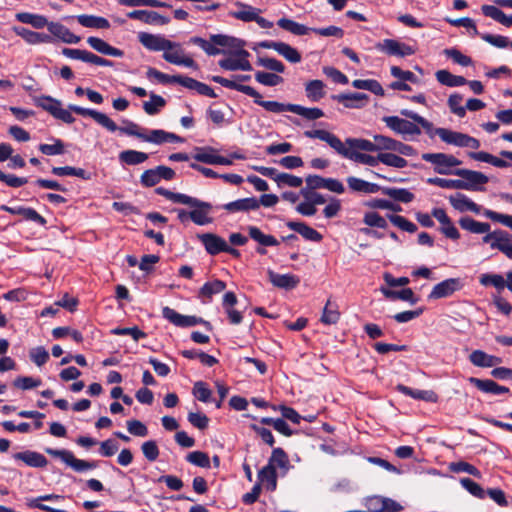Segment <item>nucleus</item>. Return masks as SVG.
I'll return each mask as SVG.
<instances>
[{"mask_svg": "<svg viewBox=\"0 0 512 512\" xmlns=\"http://www.w3.org/2000/svg\"><path fill=\"white\" fill-rule=\"evenodd\" d=\"M254 99V102L261 107H263L266 111L272 113H283V112H291L293 104L290 103H280L277 101H265L262 99L261 94L255 90V94L249 95Z\"/></svg>", "mask_w": 512, "mask_h": 512, "instance_id": "obj_25", "label": "nucleus"}, {"mask_svg": "<svg viewBox=\"0 0 512 512\" xmlns=\"http://www.w3.org/2000/svg\"><path fill=\"white\" fill-rule=\"evenodd\" d=\"M382 192L402 203H410L414 199V194L405 188H383Z\"/></svg>", "mask_w": 512, "mask_h": 512, "instance_id": "obj_53", "label": "nucleus"}, {"mask_svg": "<svg viewBox=\"0 0 512 512\" xmlns=\"http://www.w3.org/2000/svg\"><path fill=\"white\" fill-rule=\"evenodd\" d=\"M193 159L209 165H216L218 154L217 150L212 147H196Z\"/></svg>", "mask_w": 512, "mask_h": 512, "instance_id": "obj_44", "label": "nucleus"}, {"mask_svg": "<svg viewBox=\"0 0 512 512\" xmlns=\"http://www.w3.org/2000/svg\"><path fill=\"white\" fill-rule=\"evenodd\" d=\"M479 282L483 286H493L498 290L505 288V280L500 274H482L479 278Z\"/></svg>", "mask_w": 512, "mask_h": 512, "instance_id": "obj_58", "label": "nucleus"}, {"mask_svg": "<svg viewBox=\"0 0 512 512\" xmlns=\"http://www.w3.org/2000/svg\"><path fill=\"white\" fill-rule=\"evenodd\" d=\"M34 103L36 106L49 112L54 118L59 119L64 123L72 124L75 122V118L71 114V111H73L78 115L93 118L99 125L106 128L109 132L119 130L126 135L135 136L143 141L145 132H143V129L139 125L132 121L126 120L124 121L125 126L118 127L112 119L102 112L73 104L69 105L68 109H65L62 107L60 100L52 98L51 96L35 97Z\"/></svg>", "mask_w": 512, "mask_h": 512, "instance_id": "obj_1", "label": "nucleus"}, {"mask_svg": "<svg viewBox=\"0 0 512 512\" xmlns=\"http://www.w3.org/2000/svg\"><path fill=\"white\" fill-rule=\"evenodd\" d=\"M259 483L266 485L270 491H274L277 486V473L275 467L272 465L264 466L258 473Z\"/></svg>", "mask_w": 512, "mask_h": 512, "instance_id": "obj_42", "label": "nucleus"}, {"mask_svg": "<svg viewBox=\"0 0 512 512\" xmlns=\"http://www.w3.org/2000/svg\"><path fill=\"white\" fill-rule=\"evenodd\" d=\"M422 159L433 164L434 171L441 175L454 174L452 168L461 164L456 157L445 153H424Z\"/></svg>", "mask_w": 512, "mask_h": 512, "instance_id": "obj_5", "label": "nucleus"}, {"mask_svg": "<svg viewBox=\"0 0 512 512\" xmlns=\"http://www.w3.org/2000/svg\"><path fill=\"white\" fill-rule=\"evenodd\" d=\"M119 159L127 165H137L145 162L148 154L136 150H125L119 154Z\"/></svg>", "mask_w": 512, "mask_h": 512, "instance_id": "obj_51", "label": "nucleus"}, {"mask_svg": "<svg viewBox=\"0 0 512 512\" xmlns=\"http://www.w3.org/2000/svg\"><path fill=\"white\" fill-rule=\"evenodd\" d=\"M211 80L213 82H216L223 87L236 90L238 92L244 93L246 95H253L255 94V89L248 85H243L237 83V81L229 80L221 76H212Z\"/></svg>", "mask_w": 512, "mask_h": 512, "instance_id": "obj_46", "label": "nucleus"}, {"mask_svg": "<svg viewBox=\"0 0 512 512\" xmlns=\"http://www.w3.org/2000/svg\"><path fill=\"white\" fill-rule=\"evenodd\" d=\"M292 113H295L307 120H316L324 116V112L320 108H307L298 104H293Z\"/></svg>", "mask_w": 512, "mask_h": 512, "instance_id": "obj_55", "label": "nucleus"}, {"mask_svg": "<svg viewBox=\"0 0 512 512\" xmlns=\"http://www.w3.org/2000/svg\"><path fill=\"white\" fill-rule=\"evenodd\" d=\"M143 141L154 144H163L166 142H183L184 139L174 133L161 129H154L149 131V133L144 134Z\"/></svg>", "mask_w": 512, "mask_h": 512, "instance_id": "obj_24", "label": "nucleus"}, {"mask_svg": "<svg viewBox=\"0 0 512 512\" xmlns=\"http://www.w3.org/2000/svg\"><path fill=\"white\" fill-rule=\"evenodd\" d=\"M459 225L462 229L473 234H483L489 232L491 229L489 223L477 221L470 216L461 217L459 219Z\"/></svg>", "mask_w": 512, "mask_h": 512, "instance_id": "obj_37", "label": "nucleus"}, {"mask_svg": "<svg viewBox=\"0 0 512 512\" xmlns=\"http://www.w3.org/2000/svg\"><path fill=\"white\" fill-rule=\"evenodd\" d=\"M400 114L410 120H413L418 124V126H421L430 138H433L436 135L440 138V131L445 130V128H434L432 122L412 110L402 109Z\"/></svg>", "mask_w": 512, "mask_h": 512, "instance_id": "obj_16", "label": "nucleus"}, {"mask_svg": "<svg viewBox=\"0 0 512 512\" xmlns=\"http://www.w3.org/2000/svg\"><path fill=\"white\" fill-rule=\"evenodd\" d=\"M468 155L473 160L489 163L498 168H507L510 166L509 162H507L503 159H500L488 152H484V151L470 152Z\"/></svg>", "mask_w": 512, "mask_h": 512, "instance_id": "obj_45", "label": "nucleus"}, {"mask_svg": "<svg viewBox=\"0 0 512 512\" xmlns=\"http://www.w3.org/2000/svg\"><path fill=\"white\" fill-rule=\"evenodd\" d=\"M14 459L23 461L26 465L35 468H44L47 466V459L35 451L18 452L13 455Z\"/></svg>", "mask_w": 512, "mask_h": 512, "instance_id": "obj_31", "label": "nucleus"}, {"mask_svg": "<svg viewBox=\"0 0 512 512\" xmlns=\"http://www.w3.org/2000/svg\"><path fill=\"white\" fill-rule=\"evenodd\" d=\"M381 293L385 298L389 300H402L406 301L410 304H416L419 301V298L414 294L411 288H404L400 291L392 290L389 287H381Z\"/></svg>", "mask_w": 512, "mask_h": 512, "instance_id": "obj_27", "label": "nucleus"}, {"mask_svg": "<svg viewBox=\"0 0 512 512\" xmlns=\"http://www.w3.org/2000/svg\"><path fill=\"white\" fill-rule=\"evenodd\" d=\"M344 143V147L348 151H366V152H377L375 140L370 141L364 138H346Z\"/></svg>", "mask_w": 512, "mask_h": 512, "instance_id": "obj_36", "label": "nucleus"}, {"mask_svg": "<svg viewBox=\"0 0 512 512\" xmlns=\"http://www.w3.org/2000/svg\"><path fill=\"white\" fill-rule=\"evenodd\" d=\"M379 160V163L398 169L405 168L408 165L406 159L394 153L381 152L379 153Z\"/></svg>", "mask_w": 512, "mask_h": 512, "instance_id": "obj_52", "label": "nucleus"}, {"mask_svg": "<svg viewBox=\"0 0 512 512\" xmlns=\"http://www.w3.org/2000/svg\"><path fill=\"white\" fill-rule=\"evenodd\" d=\"M198 238L210 255H217L220 252H223V249H226V241L216 234H200L198 235Z\"/></svg>", "mask_w": 512, "mask_h": 512, "instance_id": "obj_19", "label": "nucleus"}, {"mask_svg": "<svg viewBox=\"0 0 512 512\" xmlns=\"http://www.w3.org/2000/svg\"><path fill=\"white\" fill-rule=\"evenodd\" d=\"M87 43L91 48L104 55L113 57H122L124 55L122 50L112 47L110 44L98 37H88Z\"/></svg>", "mask_w": 512, "mask_h": 512, "instance_id": "obj_35", "label": "nucleus"}, {"mask_svg": "<svg viewBox=\"0 0 512 512\" xmlns=\"http://www.w3.org/2000/svg\"><path fill=\"white\" fill-rule=\"evenodd\" d=\"M267 274L270 282L278 288L293 289L300 282L299 278L293 274H279L273 270H268Z\"/></svg>", "mask_w": 512, "mask_h": 512, "instance_id": "obj_26", "label": "nucleus"}, {"mask_svg": "<svg viewBox=\"0 0 512 512\" xmlns=\"http://www.w3.org/2000/svg\"><path fill=\"white\" fill-rule=\"evenodd\" d=\"M166 105L165 99L154 93L150 94V101L143 103V109L148 115H155Z\"/></svg>", "mask_w": 512, "mask_h": 512, "instance_id": "obj_54", "label": "nucleus"}, {"mask_svg": "<svg viewBox=\"0 0 512 512\" xmlns=\"http://www.w3.org/2000/svg\"><path fill=\"white\" fill-rule=\"evenodd\" d=\"M140 43L151 51H165L175 46L173 41L166 39L161 35H154L150 33L142 32L139 34Z\"/></svg>", "mask_w": 512, "mask_h": 512, "instance_id": "obj_14", "label": "nucleus"}, {"mask_svg": "<svg viewBox=\"0 0 512 512\" xmlns=\"http://www.w3.org/2000/svg\"><path fill=\"white\" fill-rule=\"evenodd\" d=\"M462 282L459 278H449L436 284L430 294L429 299L446 298L459 291L462 288Z\"/></svg>", "mask_w": 512, "mask_h": 512, "instance_id": "obj_13", "label": "nucleus"}, {"mask_svg": "<svg viewBox=\"0 0 512 512\" xmlns=\"http://www.w3.org/2000/svg\"><path fill=\"white\" fill-rule=\"evenodd\" d=\"M376 49L391 56L406 57L413 55L415 49L394 39H384L376 44Z\"/></svg>", "mask_w": 512, "mask_h": 512, "instance_id": "obj_10", "label": "nucleus"}, {"mask_svg": "<svg viewBox=\"0 0 512 512\" xmlns=\"http://www.w3.org/2000/svg\"><path fill=\"white\" fill-rule=\"evenodd\" d=\"M175 46L169 50H165L162 57L165 61L179 66H185L193 69H197L196 62L184 53L180 43L174 42Z\"/></svg>", "mask_w": 512, "mask_h": 512, "instance_id": "obj_12", "label": "nucleus"}, {"mask_svg": "<svg viewBox=\"0 0 512 512\" xmlns=\"http://www.w3.org/2000/svg\"><path fill=\"white\" fill-rule=\"evenodd\" d=\"M277 53L291 63H299L301 61V54L287 43L280 42Z\"/></svg>", "mask_w": 512, "mask_h": 512, "instance_id": "obj_57", "label": "nucleus"}, {"mask_svg": "<svg viewBox=\"0 0 512 512\" xmlns=\"http://www.w3.org/2000/svg\"><path fill=\"white\" fill-rule=\"evenodd\" d=\"M210 39L215 46L228 47L233 50L240 49L245 45V42L241 39L222 34L212 35Z\"/></svg>", "mask_w": 512, "mask_h": 512, "instance_id": "obj_48", "label": "nucleus"}, {"mask_svg": "<svg viewBox=\"0 0 512 512\" xmlns=\"http://www.w3.org/2000/svg\"><path fill=\"white\" fill-rule=\"evenodd\" d=\"M255 79L258 83L265 86H277L283 82V78L275 73L258 71L255 74Z\"/></svg>", "mask_w": 512, "mask_h": 512, "instance_id": "obj_59", "label": "nucleus"}, {"mask_svg": "<svg viewBox=\"0 0 512 512\" xmlns=\"http://www.w3.org/2000/svg\"><path fill=\"white\" fill-rule=\"evenodd\" d=\"M259 208L258 199L255 197H248L243 199H238L223 205V209L228 212H248L251 210H257Z\"/></svg>", "mask_w": 512, "mask_h": 512, "instance_id": "obj_29", "label": "nucleus"}, {"mask_svg": "<svg viewBox=\"0 0 512 512\" xmlns=\"http://www.w3.org/2000/svg\"><path fill=\"white\" fill-rule=\"evenodd\" d=\"M226 283L222 280H214L211 282H206L199 291L200 296L211 298L212 295L218 294L225 290Z\"/></svg>", "mask_w": 512, "mask_h": 512, "instance_id": "obj_56", "label": "nucleus"}, {"mask_svg": "<svg viewBox=\"0 0 512 512\" xmlns=\"http://www.w3.org/2000/svg\"><path fill=\"white\" fill-rule=\"evenodd\" d=\"M162 315L165 319L178 327H192L198 324H204L206 326L210 325L209 322L204 321L202 318L182 315L167 306L162 309Z\"/></svg>", "mask_w": 512, "mask_h": 512, "instance_id": "obj_11", "label": "nucleus"}, {"mask_svg": "<svg viewBox=\"0 0 512 512\" xmlns=\"http://www.w3.org/2000/svg\"><path fill=\"white\" fill-rule=\"evenodd\" d=\"M305 95L312 102L320 101L326 95L324 82L317 79L306 82Z\"/></svg>", "mask_w": 512, "mask_h": 512, "instance_id": "obj_40", "label": "nucleus"}, {"mask_svg": "<svg viewBox=\"0 0 512 512\" xmlns=\"http://www.w3.org/2000/svg\"><path fill=\"white\" fill-rule=\"evenodd\" d=\"M469 360L474 366L477 367H493L502 362L501 358L489 355L482 350H474L469 355Z\"/></svg>", "mask_w": 512, "mask_h": 512, "instance_id": "obj_34", "label": "nucleus"}, {"mask_svg": "<svg viewBox=\"0 0 512 512\" xmlns=\"http://www.w3.org/2000/svg\"><path fill=\"white\" fill-rule=\"evenodd\" d=\"M42 384L41 379L30 376H19L13 381V386L21 390L37 388Z\"/></svg>", "mask_w": 512, "mask_h": 512, "instance_id": "obj_60", "label": "nucleus"}, {"mask_svg": "<svg viewBox=\"0 0 512 512\" xmlns=\"http://www.w3.org/2000/svg\"><path fill=\"white\" fill-rule=\"evenodd\" d=\"M289 464V459L286 452L282 448H274L267 465L275 467L286 468Z\"/></svg>", "mask_w": 512, "mask_h": 512, "instance_id": "obj_64", "label": "nucleus"}, {"mask_svg": "<svg viewBox=\"0 0 512 512\" xmlns=\"http://www.w3.org/2000/svg\"><path fill=\"white\" fill-rule=\"evenodd\" d=\"M448 199L452 207L461 213L467 211L480 213V206L462 193L450 195Z\"/></svg>", "mask_w": 512, "mask_h": 512, "instance_id": "obj_18", "label": "nucleus"}, {"mask_svg": "<svg viewBox=\"0 0 512 512\" xmlns=\"http://www.w3.org/2000/svg\"><path fill=\"white\" fill-rule=\"evenodd\" d=\"M45 452L54 458H59L67 466L76 472H85L97 468V461H86L78 459L74 454L66 449L45 448Z\"/></svg>", "mask_w": 512, "mask_h": 512, "instance_id": "obj_4", "label": "nucleus"}, {"mask_svg": "<svg viewBox=\"0 0 512 512\" xmlns=\"http://www.w3.org/2000/svg\"><path fill=\"white\" fill-rule=\"evenodd\" d=\"M247 231H248L249 237L261 246L256 249L257 253H259L260 255L266 254V250L264 249V247L279 245V241L274 236L264 234L256 226H248Z\"/></svg>", "mask_w": 512, "mask_h": 512, "instance_id": "obj_15", "label": "nucleus"}, {"mask_svg": "<svg viewBox=\"0 0 512 512\" xmlns=\"http://www.w3.org/2000/svg\"><path fill=\"white\" fill-rule=\"evenodd\" d=\"M0 209L2 211L8 212V213L13 214V215H21L25 219L30 220V221H34V222H36V223H38L40 225H45L46 224L45 218L43 216H41L33 208L23 207V206L10 207V206H7V205H2L0 207Z\"/></svg>", "mask_w": 512, "mask_h": 512, "instance_id": "obj_23", "label": "nucleus"}, {"mask_svg": "<svg viewBox=\"0 0 512 512\" xmlns=\"http://www.w3.org/2000/svg\"><path fill=\"white\" fill-rule=\"evenodd\" d=\"M332 99L342 103L346 108H361L367 103L368 96L364 93L354 92L333 95Z\"/></svg>", "mask_w": 512, "mask_h": 512, "instance_id": "obj_22", "label": "nucleus"}, {"mask_svg": "<svg viewBox=\"0 0 512 512\" xmlns=\"http://www.w3.org/2000/svg\"><path fill=\"white\" fill-rule=\"evenodd\" d=\"M47 29L54 37L67 44H77L81 40L79 36L58 22H48Z\"/></svg>", "mask_w": 512, "mask_h": 512, "instance_id": "obj_17", "label": "nucleus"}, {"mask_svg": "<svg viewBox=\"0 0 512 512\" xmlns=\"http://www.w3.org/2000/svg\"><path fill=\"white\" fill-rule=\"evenodd\" d=\"M485 235L482 238V243L489 244L492 249H498L500 248L501 244L505 240V236L507 234V231L502 229H496L494 231H490L484 233Z\"/></svg>", "mask_w": 512, "mask_h": 512, "instance_id": "obj_50", "label": "nucleus"}, {"mask_svg": "<svg viewBox=\"0 0 512 512\" xmlns=\"http://www.w3.org/2000/svg\"><path fill=\"white\" fill-rule=\"evenodd\" d=\"M340 319V312L338 310V306L328 300L326 305L323 308V313L321 316V322L325 325L336 324Z\"/></svg>", "mask_w": 512, "mask_h": 512, "instance_id": "obj_49", "label": "nucleus"}, {"mask_svg": "<svg viewBox=\"0 0 512 512\" xmlns=\"http://www.w3.org/2000/svg\"><path fill=\"white\" fill-rule=\"evenodd\" d=\"M435 76L439 83L448 87H459L467 83L463 76L453 75L447 70H438Z\"/></svg>", "mask_w": 512, "mask_h": 512, "instance_id": "obj_43", "label": "nucleus"}, {"mask_svg": "<svg viewBox=\"0 0 512 512\" xmlns=\"http://www.w3.org/2000/svg\"><path fill=\"white\" fill-rule=\"evenodd\" d=\"M398 116H385L382 121L386 126L396 134L401 135L404 139H412L418 137L422 131L416 122L410 121Z\"/></svg>", "mask_w": 512, "mask_h": 512, "instance_id": "obj_3", "label": "nucleus"}, {"mask_svg": "<svg viewBox=\"0 0 512 512\" xmlns=\"http://www.w3.org/2000/svg\"><path fill=\"white\" fill-rule=\"evenodd\" d=\"M469 382L484 393L499 395V394L509 392V388H507L505 386H501L493 380H489V379L482 380V379H478L475 377H471V378H469Z\"/></svg>", "mask_w": 512, "mask_h": 512, "instance_id": "obj_32", "label": "nucleus"}, {"mask_svg": "<svg viewBox=\"0 0 512 512\" xmlns=\"http://www.w3.org/2000/svg\"><path fill=\"white\" fill-rule=\"evenodd\" d=\"M346 181L349 189L353 192L374 194L381 190L378 184L365 181L355 176H349Z\"/></svg>", "mask_w": 512, "mask_h": 512, "instance_id": "obj_30", "label": "nucleus"}, {"mask_svg": "<svg viewBox=\"0 0 512 512\" xmlns=\"http://www.w3.org/2000/svg\"><path fill=\"white\" fill-rule=\"evenodd\" d=\"M78 23L86 28L93 29H108L110 28L109 21L101 16L81 14L76 16Z\"/></svg>", "mask_w": 512, "mask_h": 512, "instance_id": "obj_38", "label": "nucleus"}, {"mask_svg": "<svg viewBox=\"0 0 512 512\" xmlns=\"http://www.w3.org/2000/svg\"><path fill=\"white\" fill-rule=\"evenodd\" d=\"M189 199L191 200L190 203H183V205H187L191 208H193L189 212L190 219L196 224V225H207L212 223L213 218L209 216L210 211L212 209V206L208 202L201 201L197 198L189 196Z\"/></svg>", "mask_w": 512, "mask_h": 512, "instance_id": "obj_8", "label": "nucleus"}, {"mask_svg": "<svg viewBox=\"0 0 512 512\" xmlns=\"http://www.w3.org/2000/svg\"><path fill=\"white\" fill-rule=\"evenodd\" d=\"M440 133V139L448 145L471 149H478L481 145L478 139L462 132L445 128Z\"/></svg>", "mask_w": 512, "mask_h": 512, "instance_id": "obj_6", "label": "nucleus"}, {"mask_svg": "<svg viewBox=\"0 0 512 512\" xmlns=\"http://www.w3.org/2000/svg\"><path fill=\"white\" fill-rule=\"evenodd\" d=\"M186 460L198 467L209 468L210 459L209 456L202 451H193L186 456Z\"/></svg>", "mask_w": 512, "mask_h": 512, "instance_id": "obj_63", "label": "nucleus"}, {"mask_svg": "<svg viewBox=\"0 0 512 512\" xmlns=\"http://www.w3.org/2000/svg\"><path fill=\"white\" fill-rule=\"evenodd\" d=\"M128 17L131 19L140 20L146 24H154V25H165L169 23V18L160 15L155 11H147V10H134L128 13Z\"/></svg>", "mask_w": 512, "mask_h": 512, "instance_id": "obj_21", "label": "nucleus"}, {"mask_svg": "<svg viewBox=\"0 0 512 512\" xmlns=\"http://www.w3.org/2000/svg\"><path fill=\"white\" fill-rule=\"evenodd\" d=\"M249 56V52L244 50L242 47L234 50L231 57L221 59L219 61V66L228 71H251L252 66L248 61Z\"/></svg>", "mask_w": 512, "mask_h": 512, "instance_id": "obj_9", "label": "nucleus"}, {"mask_svg": "<svg viewBox=\"0 0 512 512\" xmlns=\"http://www.w3.org/2000/svg\"><path fill=\"white\" fill-rule=\"evenodd\" d=\"M15 18L23 23L29 24L36 29H41L48 25V20L45 16L40 14H33L29 12H20L15 15Z\"/></svg>", "mask_w": 512, "mask_h": 512, "instance_id": "obj_41", "label": "nucleus"}, {"mask_svg": "<svg viewBox=\"0 0 512 512\" xmlns=\"http://www.w3.org/2000/svg\"><path fill=\"white\" fill-rule=\"evenodd\" d=\"M286 225L289 229L299 233L306 240L313 242H320L322 240V235L304 222L289 221Z\"/></svg>", "mask_w": 512, "mask_h": 512, "instance_id": "obj_33", "label": "nucleus"}, {"mask_svg": "<svg viewBox=\"0 0 512 512\" xmlns=\"http://www.w3.org/2000/svg\"><path fill=\"white\" fill-rule=\"evenodd\" d=\"M240 8L238 11H231L229 12V15L235 19L244 21V22H250L254 21L256 19V15L261 12L260 9L255 8L251 5L244 4L242 2H236L235 4Z\"/></svg>", "mask_w": 512, "mask_h": 512, "instance_id": "obj_39", "label": "nucleus"}, {"mask_svg": "<svg viewBox=\"0 0 512 512\" xmlns=\"http://www.w3.org/2000/svg\"><path fill=\"white\" fill-rule=\"evenodd\" d=\"M13 31L16 35L24 39L28 44L36 45L41 43H51L52 37L45 33H38L22 26H14Z\"/></svg>", "mask_w": 512, "mask_h": 512, "instance_id": "obj_20", "label": "nucleus"}, {"mask_svg": "<svg viewBox=\"0 0 512 512\" xmlns=\"http://www.w3.org/2000/svg\"><path fill=\"white\" fill-rule=\"evenodd\" d=\"M397 391L416 400L435 403L438 400L437 394L432 390H418L407 387L403 384L396 386Z\"/></svg>", "mask_w": 512, "mask_h": 512, "instance_id": "obj_28", "label": "nucleus"}, {"mask_svg": "<svg viewBox=\"0 0 512 512\" xmlns=\"http://www.w3.org/2000/svg\"><path fill=\"white\" fill-rule=\"evenodd\" d=\"M454 174L461 177V190L482 191V186L489 181L485 174L478 171L457 169L454 171Z\"/></svg>", "mask_w": 512, "mask_h": 512, "instance_id": "obj_7", "label": "nucleus"}, {"mask_svg": "<svg viewBox=\"0 0 512 512\" xmlns=\"http://www.w3.org/2000/svg\"><path fill=\"white\" fill-rule=\"evenodd\" d=\"M304 136L310 139H319L327 143L338 155L356 163L375 167L380 161L379 154L372 156L366 153L346 150L343 141L338 136L324 129L306 130Z\"/></svg>", "mask_w": 512, "mask_h": 512, "instance_id": "obj_2", "label": "nucleus"}, {"mask_svg": "<svg viewBox=\"0 0 512 512\" xmlns=\"http://www.w3.org/2000/svg\"><path fill=\"white\" fill-rule=\"evenodd\" d=\"M193 395L201 402L208 403L211 401L212 391L203 381H197L193 386Z\"/></svg>", "mask_w": 512, "mask_h": 512, "instance_id": "obj_62", "label": "nucleus"}, {"mask_svg": "<svg viewBox=\"0 0 512 512\" xmlns=\"http://www.w3.org/2000/svg\"><path fill=\"white\" fill-rule=\"evenodd\" d=\"M277 25L290 33L302 36L306 35L309 31H312V28H308L303 24L295 22L294 20L288 18H281L278 20Z\"/></svg>", "mask_w": 512, "mask_h": 512, "instance_id": "obj_47", "label": "nucleus"}, {"mask_svg": "<svg viewBox=\"0 0 512 512\" xmlns=\"http://www.w3.org/2000/svg\"><path fill=\"white\" fill-rule=\"evenodd\" d=\"M462 101L463 96L458 93L451 94L448 98V106L451 112L460 118L466 115V108L461 105Z\"/></svg>", "mask_w": 512, "mask_h": 512, "instance_id": "obj_61", "label": "nucleus"}]
</instances>
